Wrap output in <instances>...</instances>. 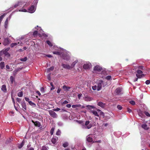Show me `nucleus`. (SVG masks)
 <instances>
[{
	"label": "nucleus",
	"mask_w": 150,
	"mask_h": 150,
	"mask_svg": "<svg viewBox=\"0 0 150 150\" xmlns=\"http://www.w3.org/2000/svg\"><path fill=\"white\" fill-rule=\"evenodd\" d=\"M51 142L53 143V144H54L56 142L55 139L54 138H52L51 139Z\"/></svg>",
	"instance_id": "nucleus-40"
},
{
	"label": "nucleus",
	"mask_w": 150,
	"mask_h": 150,
	"mask_svg": "<svg viewBox=\"0 0 150 150\" xmlns=\"http://www.w3.org/2000/svg\"><path fill=\"white\" fill-rule=\"evenodd\" d=\"M38 0H34V3L35 4H37L38 1Z\"/></svg>",
	"instance_id": "nucleus-60"
},
{
	"label": "nucleus",
	"mask_w": 150,
	"mask_h": 150,
	"mask_svg": "<svg viewBox=\"0 0 150 150\" xmlns=\"http://www.w3.org/2000/svg\"><path fill=\"white\" fill-rule=\"evenodd\" d=\"M41 150H47V148L45 146H43Z\"/></svg>",
	"instance_id": "nucleus-50"
},
{
	"label": "nucleus",
	"mask_w": 150,
	"mask_h": 150,
	"mask_svg": "<svg viewBox=\"0 0 150 150\" xmlns=\"http://www.w3.org/2000/svg\"><path fill=\"white\" fill-rule=\"evenodd\" d=\"M145 83L146 84H149L150 83V81L149 80H147L146 81Z\"/></svg>",
	"instance_id": "nucleus-54"
},
{
	"label": "nucleus",
	"mask_w": 150,
	"mask_h": 150,
	"mask_svg": "<svg viewBox=\"0 0 150 150\" xmlns=\"http://www.w3.org/2000/svg\"><path fill=\"white\" fill-rule=\"evenodd\" d=\"M36 93L38 95H39V96H40L41 93L39 91H37L36 92Z\"/></svg>",
	"instance_id": "nucleus-64"
},
{
	"label": "nucleus",
	"mask_w": 150,
	"mask_h": 150,
	"mask_svg": "<svg viewBox=\"0 0 150 150\" xmlns=\"http://www.w3.org/2000/svg\"><path fill=\"white\" fill-rule=\"evenodd\" d=\"M54 131V128H52L50 131V134L51 135H52L53 134Z\"/></svg>",
	"instance_id": "nucleus-38"
},
{
	"label": "nucleus",
	"mask_w": 150,
	"mask_h": 150,
	"mask_svg": "<svg viewBox=\"0 0 150 150\" xmlns=\"http://www.w3.org/2000/svg\"><path fill=\"white\" fill-rule=\"evenodd\" d=\"M27 58L26 57H25L24 58H21L20 59V61L22 62H25L27 61Z\"/></svg>",
	"instance_id": "nucleus-36"
},
{
	"label": "nucleus",
	"mask_w": 150,
	"mask_h": 150,
	"mask_svg": "<svg viewBox=\"0 0 150 150\" xmlns=\"http://www.w3.org/2000/svg\"><path fill=\"white\" fill-rule=\"evenodd\" d=\"M35 28L37 30L33 32V35L34 36L37 35L38 34H40V33H42L43 32L41 27H38V26L36 27Z\"/></svg>",
	"instance_id": "nucleus-5"
},
{
	"label": "nucleus",
	"mask_w": 150,
	"mask_h": 150,
	"mask_svg": "<svg viewBox=\"0 0 150 150\" xmlns=\"http://www.w3.org/2000/svg\"><path fill=\"white\" fill-rule=\"evenodd\" d=\"M63 88L65 91H68L70 89V87L69 86H63Z\"/></svg>",
	"instance_id": "nucleus-22"
},
{
	"label": "nucleus",
	"mask_w": 150,
	"mask_h": 150,
	"mask_svg": "<svg viewBox=\"0 0 150 150\" xmlns=\"http://www.w3.org/2000/svg\"><path fill=\"white\" fill-rule=\"evenodd\" d=\"M81 127L83 129H89L92 126V125L89 121H86L85 123L81 124Z\"/></svg>",
	"instance_id": "nucleus-2"
},
{
	"label": "nucleus",
	"mask_w": 150,
	"mask_h": 150,
	"mask_svg": "<svg viewBox=\"0 0 150 150\" xmlns=\"http://www.w3.org/2000/svg\"><path fill=\"white\" fill-rule=\"evenodd\" d=\"M25 99L26 101L28 102L29 103V102L30 101V99L28 98L25 97Z\"/></svg>",
	"instance_id": "nucleus-51"
},
{
	"label": "nucleus",
	"mask_w": 150,
	"mask_h": 150,
	"mask_svg": "<svg viewBox=\"0 0 150 150\" xmlns=\"http://www.w3.org/2000/svg\"><path fill=\"white\" fill-rule=\"evenodd\" d=\"M29 103L30 104V105L33 107H35L36 105L35 103H33L31 101L29 102Z\"/></svg>",
	"instance_id": "nucleus-30"
},
{
	"label": "nucleus",
	"mask_w": 150,
	"mask_h": 150,
	"mask_svg": "<svg viewBox=\"0 0 150 150\" xmlns=\"http://www.w3.org/2000/svg\"><path fill=\"white\" fill-rule=\"evenodd\" d=\"M95 136L93 134H90L88 135L86 137V140L89 142H94V139Z\"/></svg>",
	"instance_id": "nucleus-4"
},
{
	"label": "nucleus",
	"mask_w": 150,
	"mask_h": 150,
	"mask_svg": "<svg viewBox=\"0 0 150 150\" xmlns=\"http://www.w3.org/2000/svg\"><path fill=\"white\" fill-rule=\"evenodd\" d=\"M46 42L49 46L50 47L52 46L53 45L52 43L49 40H47L46 41Z\"/></svg>",
	"instance_id": "nucleus-34"
},
{
	"label": "nucleus",
	"mask_w": 150,
	"mask_h": 150,
	"mask_svg": "<svg viewBox=\"0 0 150 150\" xmlns=\"http://www.w3.org/2000/svg\"><path fill=\"white\" fill-rule=\"evenodd\" d=\"M58 125V126H62L63 125V123L61 122H59L57 123Z\"/></svg>",
	"instance_id": "nucleus-39"
},
{
	"label": "nucleus",
	"mask_w": 150,
	"mask_h": 150,
	"mask_svg": "<svg viewBox=\"0 0 150 150\" xmlns=\"http://www.w3.org/2000/svg\"><path fill=\"white\" fill-rule=\"evenodd\" d=\"M78 62V60H76L74 62L71 64V66H70L71 69L73 68L76 63H77Z\"/></svg>",
	"instance_id": "nucleus-23"
},
{
	"label": "nucleus",
	"mask_w": 150,
	"mask_h": 150,
	"mask_svg": "<svg viewBox=\"0 0 150 150\" xmlns=\"http://www.w3.org/2000/svg\"><path fill=\"white\" fill-rule=\"evenodd\" d=\"M9 48H8L5 49V50H3L2 51V53H1V54L2 55L3 54L4 55L6 56H7V57H9V54L7 52L9 50Z\"/></svg>",
	"instance_id": "nucleus-10"
},
{
	"label": "nucleus",
	"mask_w": 150,
	"mask_h": 150,
	"mask_svg": "<svg viewBox=\"0 0 150 150\" xmlns=\"http://www.w3.org/2000/svg\"><path fill=\"white\" fill-rule=\"evenodd\" d=\"M97 90L98 91H99L101 90L102 86L103 87H104L107 85L106 83H104L103 81L102 80H100L97 81Z\"/></svg>",
	"instance_id": "nucleus-3"
},
{
	"label": "nucleus",
	"mask_w": 150,
	"mask_h": 150,
	"mask_svg": "<svg viewBox=\"0 0 150 150\" xmlns=\"http://www.w3.org/2000/svg\"><path fill=\"white\" fill-rule=\"evenodd\" d=\"M63 58L66 60H68L70 58V56L67 53L66 50H63L62 54Z\"/></svg>",
	"instance_id": "nucleus-6"
},
{
	"label": "nucleus",
	"mask_w": 150,
	"mask_h": 150,
	"mask_svg": "<svg viewBox=\"0 0 150 150\" xmlns=\"http://www.w3.org/2000/svg\"><path fill=\"white\" fill-rule=\"evenodd\" d=\"M10 81L12 84L13 82L14 81V79L12 76H11L10 77Z\"/></svg>",
	"instance_id": "nucleus-31"
},
{
	"label": "nucleus",
	"mask_w": 150,
	"mask_h": 150,
	"mask_svg": "<svg viewBox=\"0 0 150 150\" xmlns=\"http://www.w3.org/2000/svg\"><path fill=\"white\" fill-rule=\"evenodd\" d=\"M97 86L95 85L92 87V88L93 90H97Z\"/></svg>",
	"instance_id": "nucleus-46"
},
{
	"label": "nucleus",
	"mask_w": 150,
	"mask_h": 150,
	"mask_svg": "<svg viewBox=\"0 0 150 150\" xmlns=\"http://www.w3.org/2000/svg\"><path fill=\"white\" fill-rule=\"evenodd\" d=\"M36 7L35 6H32L28 9V12L30 13H33L36 10Z\"/></svg>",
	"instance_id": "nucleus-8"
},
{
	"label": "nucleus",
	"mask_w": 150,
	"mask_h": 150,
	"mask_svg": "<svg viewBox=\"0 0 150 150\" xmlns=\"http://www.w3.org/2000/svg\"><path fill=\"white\" fill-rule=\"evenodd\" d=\"M23 95V92L22 91L20 92L18 94V97H22Z\"/></svg>",
	"instance_id": "nucleus-37"
},
{
	"label": "nucleus",
	"mask_w": 150,
	"mask_h": 150,
	"mask_svg": "<svg viewBox=\"0 0 150 150\" xmlns=\"http://www.w3.org/2000/svg\"><path fill=\"white\" fill-rule=\"evenodd\" d=\"M96 109L97 111L101 112H100V115H103V114L104 113L103 112H102L100 110H99V109H97L96 108V109Z\"/></svg>",
	"instance_id": "nucleus-48"
},
{
	"label": "nucleus",
	"mask_w": 150,
	"mask_h": 150,
	"mask_svg": "<svg viewBox=\"0 0 150 150\" xmlns=\"http://www.w3.org/2000/svg\"><path fill=\"white\" fill-rule=\"evenodd\" d=\"M81 105L80 104H77V105H72V107L73 108H75L77 107H81Z\"/></svg>",
	"instance_id": "nucleus-27"
},
{
	"label": "nucleus",
	"mask_w": 150,
	"mask_h": 150,
	"mask_svg": "<svg viewBox=\"0 0 150 150\" xmlns=\"http://www.w3.org/2000/svg\"><path fill=\"white\" fill-rule=\"evenodd\" d=\"M144 114L145 115L148 117H150V114L148 112L145 111L144 112Z\"/></svg>",
	"instance_id": "nucleus-47"
},
{
	"label": "nucleus",
	"mask_w": 150,
	"mask_h": 150,
	"mask_svg": "<svg viewBox=\"0 0 150 150\" xmlns=\"http://www.w3.org/2000/svg\"><path fill=\"white\" fill-rule=\"evenodd\" d=\"M54 69V67L53 66L51 67L50 68L47 69V72L48 73L50 72L51 71H52Z\"/></svg>",
	"instance_id": "nucleus-26"
},
{
	"label": "nucleus",
	"mask_w": 150,
	"mask_h": 150,
	"mask_svg": "<svg viewBox=\"0 0 150 150\" xmlns=\"http://www.w3.org/2000/svg\"><path fill=\"white\" fill-rule=\"evenodd\" d=\"M23 4V3L21 1H19L16 4L13 6V8H16L18 6L19 7H21L22 6V5Z\"/></svg>",
	"instance_id": "nucleus-14"
},
{
	"label": "nucleus",
	"mask_w": 150,
	"mask_h": 150,
	"mask_svg": "<svg viewBox=\"0 0 150 150\" xmlns=\"http://www.w3.org/2000/svg\"><path fill=\"white\" fill-rule=\"evenodd\" d=\"M82 95L81 93L79 94L78 95V97L79 99H80Z\"/></svg>",
	"instance_id": "nucleus-53"
},
{
	"label": "nucleus",
	"mask_w": 150,
	"mask_h": 150,
	"mask_svg": "<svg viewBox=\"0 0 150 150\" xmlns=\"http://www.w3.org/2000/svg\"><path fill=\"white\" fill-rule=\"evenodd\" d=\"M40 90L42 92H44V89L43 87H41L40 88Z\"/></svg>",
	"instance_id": "nucleus-56"
},
{
	"label": "nucleus",
	"mask_w": 150,
	"mask_h": 150,
	"mask_svg": "<svg viewBox=\"0 0 150 150\" xmlns=\"http://www.w3.org/2000/svg\"><path fill=\"white\" fill-rule=\"evenodd\" d=\"M49 112L50 115L52 117L54 118H56L57 117V115L54 111L52 110H50L49 111Z\"/></svg>",
	"instance_id": "nucleus-11"
},
{
	"label": "nucleus",
	"mask_w": 150,
	"mask_h": 150,
	"mask_svg": "<svg viewBox=\"0 0 150 150\" xmlns=\"http://www.w3.org/2000/svg\"><path fill=\"white\" fill-rule=\"evenodd\" d=\"M91 64L90 63L85 64L83 65V68L85 69H88L90 68Z\"/></svg>",
	"instance_id": "nucleus-16"
},
{
	"label": "nucleus",
	"mask_w": 150,
	"mask_h": 150,
	"mask_svg": "<svg viewBox=\"0 0 150 150\" xmlns=\"http://www.w3.org/2000/svg\"><path fill=\"white\" fill-rule=\"evenodd\" d=\"M48 78L49 80H50V79L51 78H50V74H49L48 75Z\"/></svg>",
	"instance_id": "nucleus-61"
},
{
	"label": "nucleus",
	"mask_w": 150,
	"mask_h": 150,
	"mask_svg": "<svg viewBox=\"0 0 150 150\" xmlns=\"http://www.w3.org/2000/svg\"><path fill=\"white\" fill-rule=\"evenodd\" d=\"M22 39H23V38H21L20 39V40H19V41H18V43H13L11 44L10 45L11 47H13L17 45H21L23 44V43L21 42V40H22Z\"/></svg>",
	"instance_id": "nucleus-7"
},
{
	"label": "nucleus",
	"mask_w": 150,
	"mask_h": 150,
	"mask_svg": "<svg viewBox=\"0 0 150 150\" xmlns=\"http://www.w3.org/2000/svg\"><path fill=\"white\" fill-rule=\"evenodd\" d=\"M62 66L65 69H71L70 66L69 64H62Z\"/></svg>",
	"instance_id": "nucleus-19"
},
{
	"label": "nucleus",
	"mask_w": 150,
	"mask_h": 150,
	"mask_svg": "<svg viewBox=\"0 0 150 150\" xmlns=\"http://www.w3.org/2000/svg\"><path fill=\"white\" fill-rule=\"evenodd\" d=\"M117 109L119 110H121L122 108V106L119 105L117 106Z\"/></svg>",
	"instance_id": "nucleus-49"
},
{
	"label": "nucleus",
	"mask_w": 150,
	"mask_h": 150,
	"mask_svg": "<svg viewBox=\"0 0 150 150\" xmlns=\"http://www.w3.org/2000/svg\"><path fill=\"white\" fill-rule=\"evenodd\" d=\"M60 110V109L59 108H57L53 110L55 111H58Z\"/></svg>",
	"instance_id": "nucleus-52"
},
{
	"label": "nucleus",
	"mask_w": 150,
	"mask_h": 150,
	"mask_svg": "<svg viewBox=\"0 0 150 150\" xmlns=\"http://www.w3.org/2000/svg\"><path fill=\"white\" fill-rule=\"evenodd\" d=\"M68 146V143L67 142L63 144V146L64 147H67Z\"/></svg>",
	"instance_id": "nucleus-44"
},
{
	"label": "nucleus",
	"mask_w": 150,
	"mask_h": 150,
	"mask_svg": "<svg viewBox=\"0 0 150 150\" xmlns=\"http://www.w3.org/2000/svg\"><path fill=\"white\" fill-rule=\"evenodd\" d=\"M32 122L34 124V125L37 127H39L41 126L40 122H39L36 121L35 122L33 120H32Z\"/></svg>",
	"instance_id": "nucleus-17"
},
{
	"label": "nucleus",
	"mask_w": 150,
	"mask_h": 150,
	"mask_svg": "<svg viewBox=\"0 0 150 150\" xmlns=\"http://www.w3.org/2000/svg\"><path fill=\"white\" fill-rule=\"evenodd\" d=\"M122 90L121 88H117L115 90V92L117 95H120L122 93H121L122 92Z\"/></svg>",
	"instance_id": "nucleus-13"
},
{
	"label": "nucleus",
	"mask_w": 150,
	"mask_h": 150,
	"mask_svg": "<svg viewBox=\"0 0 150 150\" xmlns=\"http://www.w3.org/2000/svg\"><path fill=\"white\" fill-rule=\"evenodd\" d=\"M102 69V68L98 65H96V66H95L94 68V70L98 71H101Z\"/></svg>",
	"instance_id": "nucleus-18"
},
{
	"label": "nucleus",
	"mask_w": 150,
	"mask_h": 150,
	"mask_svg": "<svg viewBox=\"0 0 150 150\" xmlns=\"http://www.w3.org/2000/svg\"><path fill=\"white\" fill-rule=\"evenodd\" d=\"M53 53L54 54L61 55L62 54V52H61L54 51L53 52Z\"/></svg>",
	"instance_id": "nucleus-24"
},
{
	"label": "nucleus",
	"mask_w": 150,
	"mask_h": 150,
	"mask_svg": "<svg viewBox=\"0 0 150 150\" xmlns=\"http://www.w3.org/2000/svg\"><path fill=\"white\" fill-rule=\"evenodd\" d=\"M10 43V42L8 38H5L3 42V44L4 45H6Z\"/></svg>",
	"instance_id": "nucleus-20"
},
{
	"label": "nucleus",
	"mask_w": 150,
	"mask_h": 150,
	"mask_svg": "<svg viewBox=\"0 0 150 150\" xmlns=\"http://www.w3.org/2000/svg\"><path fill=\"white\" fill-rule=\"evenodd\" d=\"M27 150H34V149L32 147H29V146H27Z\"/></svg>",
	"instance_id": "nucleus-41"
},
{
	"label": "nucleus",
	"mask_w": 150,
	"mask_h": 150,
	"mask_svg": "<svg viewBox=\"0 0 150 150\" xmlns=\"http://www.w3.org/2000/svg\"><path fill=\"white\" fill-rule=\"evenodd\" d=\"M86 107L87 109L89 110L90 112L92 113L95 116L99 117V113L97 112V111L94 110L95 109H96L94 106L88 105L86 106Z\"/></svg>",
	"instance_id": "nucleus-1"
},
{
	"label": "nucleus",
	"mask_w": 150,
	"mask_h": 150,
	"mask_svg": "<svg viewBox=\"0 0 150 150\" xmlns=\"http://www.w3.org/2000/svg\"><path fill=\"white\" fill-rule=\"evenodd\" d=\"M2 53V51L0 52V61H1L2 59V57H1V56H2V55L1 54V53Z\"/></svg>",
	"instance_id": "nucleus-59"
},
{
	"label": "nucleus",
	"mask_w": 150,
	"mask_h": 150,
	"mask_svg": "<svg viewBox=\"0 0 150 150\" xmlns=\"http://www.w3.org/2000/svg\"><path fill=\"white\" fill-rule=\"evenodd\" d=\"M29 5L28 3H27L26 4H25L23 6V7L22 9H20L19 10H17V11H19L20 12H27L28 11L25 8H26Z\"/></svg>",
	"instance_id": "nucleus-9"
},
{
	"label": "nucleus",
	"mask_w": 150,
	"mask_h": 150,
	"mask_svg": "<svg viewBox=\"0 0 150 150\" xmlns=\"http://www.w3.org/2000/svg\"><path fill=\"white\" fill-rule=\"evenodd\" d=\"M24 144V142H23L21 143L20 145H19L18 146V147L20 149L21 148Z\"/></svg>",
	"instance_id": "nucleus-35"
},
{
	"label": "nucleus",
	"mask_w": 150,
	"mask_h": 150,
	"mask_svg": "<svg viewBox=\"0 0 150 150\" xmlns=\"http://www.w3.org/2000/svg\"><path fill=\"white\" fill-rule=\"evenodd\" d=\"M61 134V131L59 129H58L57 131L56 134L57 135H59Z\"/></svg>",
	"instance_id": "nucleus-42"
},
{
	"label": "nucleus",
	"mask_w": 150,
	"mask_h": 150,
	"mask_svg": "<svg viewBox=\"0 0 150 150\" xmlns=\"http://www.w3.org/2000/svg\"><path fill=\"white\" fill-rule=\"evenodd\" d=\"M68 103V102L67 100H65L62 103V104H66Z\"/></svg>",
	"instance_id": "nucleus-57"
},
{
	"label": "nucleus",
	"mask_w": 150,
	"mask_h": 150,
	"mask_svg": "<svg viewBox=\"0 0 150 150\" xmlns=\"http://www.w3.org/2000/svg\"><path fill=\"white\" fill-rule=\"evenodd\" d=\"M98 105L102 108H104L105 106V104L101 102L98 103Z\"/></svg>",
	"instance_id": "nucleus-21"
},
{
	"label": "nucleus",
	"mask_w": 150,
	"mask_h": 150,
	"mask_svg": "<svg viewBox=\"0 0 150 150\" xmlns=\"http://www.w3.org/2000/svg\"><path fill=\"white\" fill-rule=\"evenodd\" d=\"M127 111L129 112V113H130L131 112H132V110L131 109H129V108H128L127 109Z\"/></svg>",
	"instance_id": "nucleus-63"
},
{
	"label": "nucleus",
	"mask_w": 150,
	"mask_h": 150,
	"mask_svg": "<svg viewBox=\"0 0 150 150\" xmlns=\"http://www.w3.org/2000/svg\"><path fill=\"white\" fill-rule=\"evenodd\" d=\"M137 74H136L137 77L139 78H141L144 76V75L142 74V71L139 70L137 71Z\"/></svg>",
	"instance_id": "nucleus-12"
},
{
	"label": "nucleus",
	"mask_w": 150,
	"mask_h": 150,
	"mask_svg": "<svg viewBox=\"0 0 150 150\" xmlns=\"http://www.w3.org/2000/svg\"><path fill=\"white\" fill-rule=\"evenodd\" d=\"M142 127L145 130H147L149 128L147 127L146 124H144L142 125Z\"/></svg>",
	"instance_id": "nucleus-25"
},
{
	"label": "nucleus",
	"mask_w": 150,
	"mask_h": 150,
	"mask_svg": "<svg viewBox=\"0 0 150 150\" xmlns=\"http://www.w3.org/2000/svg\"><path fill=\"white\" fill-rule=\"evenodd\" d=\"M0 67L2 69H3L4 67V63L3 62H1L0 63Z\"/></svg>",
	"instance_id": "nucleus-29"
},
{
	"label": "nucleus",
	"mask_w": 150,
	"mask_h": 150,
	"mask_svg": "<svg viewBox=\"0 0 150 150\" xmlns=\"http://www.w3.org/2000/svg\"><path fill=\"white\" fill-rule=\"evenodd\" d=\"M138 112L139 115L140 116H142L143 115V114L142 112L140 110H139L138 111Z\"/></svg>",
	"instance_id": "nucleus-33"
},
{
	"label": "nucleus",
	"mask_w": 150,
	"mask_h": 150,
	"mask_svg": "<svg viewBox=\"0 0 150 150\" xmlns=\"http://www.w3.org/2000/svg\"><path fill=\"white\" fill-rule=\"evenodd\" d=\"M16 100L17 102H18L19 103H20L21 101V99L20 98H16Z\"/></svg>",
	"instance_id": "nucleus-55"
},
{
	"label": "nucleus",
	"mask_w": 150,
	"mask_h": 150,
	"mask_svg": "<svg viewBox=\"0 0 150 150\" xmlns=\"http://www.w3.org/2000/svg\"><path fill=\"white\" fill-rule=\"evenodd\" d=\"M71 105L70 104H67L66 105V107L68 108H70L71 107Z\"/></svg>",
	"instance_id": "nucleus-58"
},
{
	"label": "nucleus",
	"mask_w": 150,
	"mask_h": 150,
	"mask_svg": "<svg viewBox=\"0 0 150 150\" xmlns=\"http://www.w3.org/2000/svg\"><path fill=\"white\" fill-rule=\"evenodd\" d=\"M86 98V99H86V100L87 101H90L91 100V98H90V97H88V98Z\"/></svg>",
	"instance_id": "nucleus-62"
},
{
	"label": "nucleus",
	"mask_w": 150,
	"mask_h": 150,
	"mask_svg": "<svg viewBox=\"0 0 150 150\" xmlns=\"http://www.w3.org/2000/svg\"><path fill=\"white\" fill-rule=\"evenodd\" d=\"M8 24V18H7L5 22V25L4 27L5 28H6L7 27Z\"/></svg>",
	"instance_id": "nucleus-32"
},
{
	"label": "nucleus",
	"mask_w": 150,
	"mask_h": 150,
	"mask_svg": "<svg viewBox=\"0 0 150 150\" xmlns=\"http://www.w3.org/2000/svg\"><path fill=\"white\" fill-rule=\"evenodd\" d=\"M1 91L4 93L7 92V89L5 85H3L1 86Z\"/></svg>",
	"instance_id": "nucleus-15"
},
{
	"label": "nucleus",
	"mask_w": 150,
	"mask_h": 150,
	"mask_svg": "<svg viewBox=\"0 0 150 150\" xmlns=\"http://www.w3.org/2000/svg\"><path fill=\"white\" fill-rule=\"evenodd\" d=\"M129 103H130L131 104H132L133 105H134L135 104V101L133 100H131L130 101Z\"/></svg>",
	"instance_id": "nucleus-45"
},
{
	"label": "nucleus",
	"mask_w": 150,
	"mask_h": 150,
	"mask_svg": "<svg viewBox=\"0 0 150 150\" xmlns=\"http://www.w3.org/2000/svg\"><path fill=\"white\" fill-rule=\"evenodd\" d=\"M21 105L23 108L25 110H26V106L25 104L23 102L22 103Z\"/></svg>",
	"instance_id": "nucleus-28"
},
{
	"label": "nucleus",
	"mask_w": 150,
	"mask_h": 150,
	"mask_svg": "<svg viewBox=\"0 0 150 150\" xmlns=\"http://www.w3.org/2000/svg\"><path fill=\"white\" fill-rule=\"evenodd\" d=\"M111 76H108L105 77V79L108 80H109L111 79Z\"/></svg>",
	"instance_id": "nucleus-43"
}]
</instances>
